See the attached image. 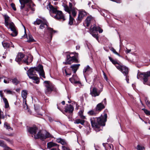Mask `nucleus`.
Returning <instances> with one entry per match:
<instances>
[{
  "instance_id": "f257e3e1",
  "label": "nucleus",
  "mask_w": 150,
  "mask_h": 150,
  "mask_svg": "<svg viewBox=\"0 0 150 150\" xmlns=\"http://www.w3.org/2000/svg\"><path fill=\"white\" fill-rule=\"evenodd\" d=\"M37 72L39 73L40 77L45 78L43 66L41 64L36 67H31L27 71V74L29 78L33 81L34 83L38 84L40 82V79L36 74Z\"/></svg>"
},
{
  "instance_id": "f03ea898",
  "label": "nucleus",
  "mask_w": 150,
  "mask_h": 150,
  "mask_svg": "<svg viewBox=\"0 0 150 150\" xmlns=\"http://www.w3.org/2000/svg\"><path fill=\"white\" fill-rule=\"evenodd\" d=\"M107 117V114L105 113L104 116L101 115L98 117L91 118L90 120L91 126L96 132H98L102 130L101 127L105 126Z\"/></svg>"
},
{
  "instance_id": "7ed1b4c3",
  "label": "nucleus",
  "mask_w": 150,
  "mask_h": 150,
  "mask_svg": "<svg viewBox=\"0 0 150 150\" xmlns=\"http://www.w3.org/2000/svg\"><path fill=\"white\" fill-rule=\"evenodd\" d=\"M38 130V128L35 126L29 127L28 129V132L33 135L35 139H40L42 140H44L45 139L51 136V135L50 133L46 132H42L41 131H40L36 134Z\"/></svg>"
},
{
  "instance_id": "20e7f679",
  "label": "nucleus",
  "mask_w": 150,
  "mask_h": 150,
  "mask_svg": "<svg viewBox=\"0 0 150 150\" xmlns=\"http://www.w3.org/2000/svg\"><path fill=\"white\" fill-rule=\"evenodd\" d=\"M21 4V11L23 15H27L28 12L30 8L33 11H34V8L31 7V6H35V5L33 3L31 0H19Z\"/></svg>"
},
{
  "instance_id": "39448f33",
  "label": "nucleus",
  "mask_w": 150,
  "mask_h": 150,
  "mask_svg": "<svg viewBox=\"0 0 150 150\" xmlns=\"http://www.w3.org/2000/svg\"><path fill=\"white\" fill-rule=\"evenodd\" d=\"M5 19V25L8 29H10L12 31V33L11 35L13 37L16 36L18 33L16 29L15 26L12 22H9V17L6 14L4 16Z\"/></svg>"
},
{
  "instance_id": "423d86ee",
  "label": "nucleus",
  "mask_w": 150,
  "mask_h": 150,
  "mask_svg": "<svg viewBox=\"0 0 150 150\" xmlns=\"http://www.w3.org/2000/svg\"><path fill=\"white\" fill-rule=\"evenodd\" d=\"M24 57L23 61L24 63L27 65H29V64L32 62L33 60V57L30 56H26L25 57V54L21 53H18L17 55L15 60L17 62H20L23 59Z\"/></svg>"
},
{
  "instance_id": "0eeeda50",
  "label": "nucleus",
  "mask_w": 150,
  "mask_h": 150,
  "mask_svg": "<svg viewBox=\"0 0 150 150\" xmlns=\"http://www.w3.org/2000/svg\"><path fill=\"white\" fill-rule=\"evenodd\" d=\"M150 76V71L145 73H142L139 74L137 76V78L138 79L142 78L143 80V83L146 84L148 81V78Z\"/></svg>"
},
{
  "instance_id": "6e6552de",
  "label": "nucleus",
  "mask_w": 150,
  "mask_h": 150,
  "mask_svg": "<svg viewBox=\"0 0 150 150\" xmlns=\"http://www.w3.org/2000/svg\"><path fill=\"white\" fill-rule=\"evenodd\" d=\"M117 68L125 76L128 75L129 70L128 68L126 67L121 65H116Z\"/></svg>"
},
{
  "instance_id": "1a4fd4ad",
  "label": "nucleus",
  "mask_w": 150,
  "mask_h": 150,
  "mask_svg": "<svg viewBox=\"0 0 150 150\" xmlns=\"http://www.w3.org/2000/svg\"><path fill=\"white\" fill-rule=\"evenodd\" d=\"M47 9L49 11L50 14L52 17H53V14H55L58 11L57 10V8L54 7L50 3L47 6Z\"/></svg>"
},
{
  "instance_id": "9d476101",
  "label": "nucleus",
  "mask_w": 150,
  "mask_h": 150,
  "mask_svg": "<svg viewBox=\"0 0 150 150\" xmlns=\"http://www.w3.org/2000/svg\"><path fill=\"white\" fill-rule=\"evenodd\" d=\"M45 93L46 95L50 94L53 91H57V90L51 85H45Z\"/></svg>"
},
{
  "instance_id": "9b49d317",
  "label": "nucleus",
  "mask_w": 150,
  "mask_h": 150,
  "mask_svg": "<svg viewBox=\"0 0 150 150\" xmlns=\"http://www.w3.org/2000/svg\"><path fill=\"white\" fill-rule=\"evenodd\" d=\"M55 15L53 16V17L57 20H62V21H64L65 19L64 16L63 15L62 12L60 11H58Z\"/></svg>"
},
{
  "instance_id": "f8f14e48",
  "label": "nucleus",
  "mask_w": 150,
  "mask_h": 150,
  "mask_svg": "<svg viewBox=\"0 0 150 150\" xmlns=\"http://www.w3.org/2000/svg\"><path fill=\"white\" fill-rule=\"evenodd\" d=\"M106 98H105L101 103L97 105L96 108V110L99 112L103 109H104L105 108L104 105H106Z\"/></svg>"
},
{
  "instance_id": "ddd939ff",
  "label": "nucleus",
  "mask_w": 150,
  "mask_h": 150,
  "mask_svg": "<svg viewBox=\"0 0 150 150\" xmlns=\"http://www.w3.org/2000/svg\"><path fill=\"white\" fill-rule=\"evenodd\" d=\"M86 15L87 13L85 10H82L79 11L78 16L77 19V23H80L83 19V17L86 16Z\"/></svg>"
},
{
  "instance_id": "4468645a",
  "label": "nucleus",
  "mask_w": 150,
  "mask_h": 150,
  "mask_svg": "<svg viewBox=\"0 0 150 150\" xmlns=\"http://www.w3.org/2000/svg\"><path fill=\"white\" fill-rule=\"evenodd\" d=\"M98 31L99 33H101L103 32V30L100 27H97L96 25L92 28L91 27L89 30L90 34L98 33Z\"/></svg>"
},
{
  "instance_id": "2eb2a0df",
  "label": "nucleus",
  "mask_w": 150,
  "mask_h": 150,
  "mask_svg": "<svg viewBox=\"0 0 150 150\" xmlns=\"http://www.w3.org/2000/svg\"><path fill=\"white\" fill-rule=\"evenodd\" d=\"M65 54L66 56V60L65 62H63V64H70L73 62L72 59L71 57L70 56V54L69 52H66Z\"/></svg>"
},
{
  "instance_id": "dca6fc26",
  "label": "nucleus",
  "mask_w": 150,
  "mask_h": 150,
  "mask_svg": "<svg viewBox=\"0 0 150 150\" xmlns=\"http://www.w3.org/2000/svg\"><path fill=\"white\" fill-rule=\"evenodd\" d=\"M47 35L48 38L50 40H52V35L54 34L57 33V31L53 30V29L51 28H48L47 29Z\"/></svg>"
},
{
  "instance_id": "f3484780",
  "label": "nucleus",
  "mask_w": 150,
  "mask_h": 150,
  "mask_svg": "<svg viewBox=\"0 0 150 150\" xmlns=\"http://www.w3.org/2000/svg\"><path fill=\"white\" fill-rule=\"evenodd\" d=\"M100 92L98 91L96 87H94L92 89L91 88H90V94L92 96L96 97L99 95Z\"/></svg>"
},
{
  "instance_id": "a211bd4d",
  "label": "nucleus",
  "mask_w": 150,
  "mask_h": 150,
  "mask_svg": "<svg viewBox=\"0 0 150 150\" xmlns=\"http://www.w3.org/2000/svg\"><path fill=\"white\" fill-rule=\"evenodd\" d=\"M2 44L5 48L6 49L10 47H14V45L11 42H7L6 41H4L2 42Z\"/></svg>"
},
{
  "instance_id": "6ab92c4d",
  "label": "nucleus",
  "mask_w": 150,
  "mask_h": 150,
  "mask_svg": "<svg viewBox=\"0 0 150 150\" xmlns=\"http://www.w3.org/2000/svg\"><path fill=\"white\" fill-rule=\"evenodd\" d=\"M92 72V69L89 65L85 67L83 70V74L84 76L88 75Z\"/></svg>"
},
{
  "instance_id": "aec40b11",
  "label": "nucleus",
  "mask_w": 150,
  "mask_h": 150,
  "mask_svg": "<svg viewBox=\"0 0 150 150\" xmlns=\"http://www.w3.org/2000/svg\"><path fill=\"white\" fill-rule=\"evenodd\" d=\"M74 110V108L73 106L71 105H67L65 109V112H69V113H72Z\"/></svg>"
},
{
  "instance_id": "412c9836",
  "label": "nucleus",
  "mask_w": 150,
  "mask_h": 150,
  "mask_svg": "<svg viewBox=\"0 0 150 150\" xmlns=\"http://www.w3.org/2000/svg\"><path fill=\"white\" fill-rule=\"evenodd\" d=\"M80 65L79 64H75L71 65L70 67V68L74 74H75L76 71L79 68Z\"/></svg>"
},
{
  "instance_id": "4be33fe9",
  "label": "nucleus",
  "mask_w": 150,
  "mask_h": 150,
  "mask_svg": "<svg viewBox=\"0 0 150 150\" xmlns=\"http://www.w3.org/2000/svg\"><path fill=\"white\" fill-rule=\"evenodd\" d=\"M64 10L67 12L68 13H70V10L73 8H74V7H72V5L71 3H69V6H68L67 5H65L64 6Z\"/></svg>"
},
{
  "instance_id": "5701e85b",
  "label": "nucleus",
  "mask_w": 150,
  "mask_h": 150,
  "mask_svg": "<svg viewBox=\"0 0 150 150\" xmlns=\"http://www.w3.org/2000/svg\"><path fill=\"white\" fill-rule=\"evenodd\" d=\"M74 123L76 124H80L84 126L85 121L83 119H76L74 121Z\"/></svg>"
},
{
  "instance_id": "b1692460",
  "label": "nucleus",
  "mask_w": 150,
  "mask_h": 150,
  "mask_svg": "<svg viewBox=\"0 0 150 150\" xmlns=\"http://www.w3.org/2000/svg\"><path fill=\"white\" fill-rule=\"evenodd\" d=\"M103 146L105 148L106 150H110L111 148V146H112L113 148V146L112 144H108L107 143H103Z\"/></svg>"
},
{
  "instance_id": "393cba45",
  "label": "nucleus",
  "mask_w": 150,
  "mask_h": 150,
  "mask_svg": "<svg viewBox=\"0 0 150 150\" xmlns=\"http://www.w3.org/2000/svg\"><path fill=\"white\" fill-rule=\"evenodd\" d=\"M21 96L23 99V100L25 102L26 100L27 96V92L26 90H23L21 92Z\"/></svg>"
},
{
  "instance_id": "a878e982",
  "label": "nucleus",
  "mask_w": 150,
  "mask_h": 150,
  "mask_svg": "<svg viewBox=\"0 0 150 150\" xmlns=\"http://www.w3.org/2000/svg\"><path fill=\"white\" fill-rule=\"evenodd\" d=\"M57 142L58 143L61 144L62 145H67V143L65 140L61 138L57 139Z\"/></svg>"
},
{
  "instance_id": "bb28decb",
  "label": "nucleus",
  "mask_w": 150,
  "mask_h": 150,
  "mask_svg": "<svg viewBox=\"0 0 150 150\" xmlns=\"http://www.w3.org/2000/svg\"><path fill=\"white\" fill-rule=\"evenodd\" d=\"M77 9L75 8H73L70 10V13H69V15H71V14L74 17H75L76 16L77 14Z\"/></svg>"
},
{
  "instance_id": "cd10ccee",
  "label": "nucleus",
  "mask_w": 150,
  "mask_h": 150,
  "mask_svg": "<svg viewBox=\"0 0 150 150\" xmlns=\"http://www.w3.org/2000/svg\"><path fill=\"white\" fill-rule=\"evenodd\" d=\"M11 80L12 83L16 85H17L20 83V80L18 79L16 77L11 79Z\"/></svg>"
},
{
  "instance_id": "c85d7f7f",
  "label": "nucleus",
  "mask_w": 150,
  "mask_h": 150,
  "mask_svg": "<svg viewBox=\"0 0 150 150\" xmlns=\"http://www.w3.org/2000/svg\"><path fill=\"white\" fill-rule=\"evenodd\" d=\"M58 145L57 144L52 142L47 143V147L50 149L54 146H58Z\"/></svg>"
},
{
  "instance_id": "c756f323",
  "label": "nucleus",
  "mask_w": 150,
  "mask_h": 150,
  "mask_svg": "<svg viewBox=\"0 0 150 150\" xmlns=\"http://www.w3.org/2000/svg\"><path fill=\"white\" fill-rule=\"evenodd\" d=\"M98 112H97V111L96 110H96H90L88 112V114L91 115H95L98 114Z\"/></svg>"
},
{
  "instance_id": "7c9ffc66",
  "label": "nucleus",
  "mask_w": 150,
  "mask_h": 150,
  "mask_svg": "<svg viewBox=\"0 0 150 150\" xmlns=\"http://www.w3.org/2000/svg\"><path fill=\"white\" fill-rule=\"evenodd\" d=\"M28 39L27 42H34L35 41L32 35L30 34L28 35Z\"/></svg>"
},
{
  "instance_id": "2f4dec72",
  "label": "nucleus",
  "mask_w": 150,
  "mask_h": 150,
  "mask_svg": "<svg viewBox=\"0 0 150 150\" xmlns=\"http://www.w3.org/2000/svg\"><path fill=\"white\" fill-rule=\"evenodd\" d=\"M91 18L90 17H88L85 20L86 23V26L88 27L90 24L91 23Z\"/></svg>"
},
{
  "instance_id": "473e14b6",
  "label": "nucleus",
  "mask_w": 150,
  "mask_h": 150,
  "mask_svg": "<svg viewBox=\"0 0 150 150\" xmlns=\"http://www.w3.org/2000/svg\"><path fill=\"white\" fill-rule=\"evenodd\" d=\"M43 21L39 18H37L35 21L33 23V24L35 25H39L42 23Z\"/></svg>"
},
{
  "instance_id": "72a5a7b5",
  "label": "nucleus",
  "mask_w": 150,
  "mask_h": 150,
  "mask_svg": "<svg viewBox=\"0 0 150 150\" xmlns=\"http://www.w3.org/2000/svg\"><path fill=\"white\" fill-rule=\"evenodd\" d=\"M110 61L112 63L115 65V64H117L118 65H120L117 62V61L116 60H114L111 57L109 56L108 57Z\"/></svg>"
},
{
  "instance_id": "f704fd0d",
  "label": "nucleus",
  "mask_w": 150,
  "mask_h": 150,
  "mask_svg": "<svg viewBox=\"0 0 150 150\" xmlns=\"http://www.w3.org/2000/svg\"><path fill=\"white\" fill-rule=\"evenodd\" d=\"M74 18L71 16V15H69V24L70 25H72L73 21L74 20Z\"/></svg>"
},
{
  "instance_id": "c9c22d12",
  "label": "nucleus",
  "mask_w": 150,
  "mask_h": 150,
  "mask_svg": "<svg viewBox=\"0 0 150 150\" xmlns=\"http://www.w3.org/2000/svg\"><path fill=\"white\" fill-rule=\"evenodd\" d=\"M83 112L82 110H80L78 112V114L80 117L83 119H86V117L85 116L83 115Z\"/></svg>"
},
{
  "instance_id": "e433bc0d",
  "label": "nucleus",
  "mask_w": 150,
  "mask_h": 150,
  "mask_svg": "<svg viewBox=\"0 0 150 150\" xmlns=\"http://www.w3.org/2000/svg\"><path fill=\"white\" fill-rule=\"evenodd\" d=\"M110 50H111L115 54L118 56L119 57H121V56L118 54V52H117L115 50L114 48L113 47H110Z\"/></svg>"
},
{
  "instance_id": "4c0bfd02",
  "label": "nucleus",
  "mask_w": 150,
  "mask_h": 150,
  "mask_svg": "<svg viewBox=\"0 0 150 150\" xmlns=\"http://www.w3.org/2000/svg\"><path fill=\"white\" fill-rule=\"evenodd\" d=\"M4 127L7 129L9 130H12L13 129L11 128L7 122H5L4 124Z\"/></svg>"
},
{
  "instance_id": "58836bf2",
  "label": "nucleus",
  "mask_w": 150,
  "mask_h": 150,
  "mask_svg": "<svg viewBox=\"0 0 150 150\" xmlns=\"http://www.w3.org/2000/svg\"><path fill=\"white\" fill-rule=\"evenodd\" d=\"M144 100L146 104L150 109V101L148 100V98L146 97L145 98Z\"/></svg>"
},
{
  "instance_id": "ea45409f",
  "label": "nucleus",
  "mask_w": 150,
  "mask_h": 150,
  "mask_svg": "<svg viewBox=\"0 0 150 150\" xmlns=\"http://www.w3.org/2000/svg\"><path fill=\"white\" fill-rule=\"evenodd\" d=\"M76 77L75 75H73L72 76V77L69 78V80L71 82V83H74L75 81V77Z\"/></svg>"
},
{
  "instance_id": "a19ab883",
  "label": "nucleus",
  "mask_w": 150,
  "mask_h": 150,
  "mask_svg": "<svg viewBox=\"0 0 150 150\" xmlns=\"http://www.w3.org/2000/svg\"><path fill=\"white\" fill-rule=\"evenodd\" d=\"M23 101V108L25 110H27L28 109V106L26 103V100H25V102L24 100Z\"/></svg>"
},
{
  "instance_id": "79ce46f5",
  "label": "nucleus",
  "mask_w": 150,
  "mask_h": 150,
  "mask_svg": "<svg viewBox=\"0 0 150 150\" xmlns=\"http://www.w3.org/2000/svg\"><path fill=\"white\" fill-rule=\"evenodd\" d=\"M107 12L106 11L103 10L100 12V13L102 16L105 17L107 15Z\"/></svg>"
},
{
  "instance_id": "37998d69",
  "label": "nucleus",
  "mask_w": 150,
  "mask_h": 150,
  "mask_svg": "<svg viewBox=\"0 0 150 150\" xmlns=\"http://www.w3.org/2000/svg\"><path fill=\"white\" fill-rule=\"evenodd\" d=\"M91 34L92 35L93 37L95 38L97 40H98L99 38L98 36V33H91Z\"/></svg>"
},
{
  "instance_id": "c03bdc74",
  "label": "nucleus",
  "mask_w": 150,
  "mask_h": 150,
  "mask_svg": "<svg viewBox=\"0 0 150 150\" xmlns=\"http://www.w3.org/2000/svg\"><path fill=\"white\" fill-rule=\"evenodd\" d=\"M11 81V79L9 78H6V79H4V82L5 83H8L10 81Z\"/></svg>"
},
{
  "instance_id": "a18cd8bd",
  "label": "nucleus",
  "mask_w": 150,
  "mask_h": 150,
  "mask_svg": "<svg viewBox=\"0 0 150 150\" xmlns=\"http://www.w3.org/2000/svg\"><path fill=\"white\" fill-rule=\"evenodd\" d=\"M71 57L73 62H74L76 63L79 62L78 60L76 58L75 56Z\"/></svg>"
},
{
  "instance_id": "49530a36",
  "label": "nucleus",
  "mask_w": 150,
  "mask_h": 150,
  "mask_svg": "<svg viewBox=\"0 0 150 150\" xmlns=\"http://www.w3.org/2000/svg\"><path fill=\"white\" fill-rule=\"evenodd\" d=\"M4 118L5 116L4 115L3 112L0 110V119H4Z\"/></svg>"
},
{
  "instance_id": "de8ad7c7",
  "label": "nucleus",
  "mask_w": 150,
  "mask_h": 150,
  "mask_svg": "<svg viewBox=\"0 0 150 150\" xmlns=\"http://www.w3.org/2000/svg\"><path fill=\"white\" fill-rule=\"evenodd\" d=\"M4 92H5L7 94H12L13 93L12 91L10 90L5 89L4 91Z\"/></svg>"
},
{
  "instance_id": "09e8293b",
  "label": "nucleus",
  "mask_w": 150,
  "mask_h": 150,
  "mask_svg": "<svg viewBox=\"0 0 150 150\" xmlns=\"http://www.w3.org/2000/svg\"><path fill=\"white\" fill-rule=\"evenodd\" d=\"M0 146L5 147L6 146V145L4 144V142L1 140H0Z\"/></svg>"
},
{
  "instance_id": "8fccbe9b",
  "label": "nucleus",
  "mask_w": 150,
  "mask_h": 150,
  "mask_svg": "<svg viewBox=\"0 0 150 150\" xmlns=\"http://www.w3.org/2000/svg\"><path fill=\"white\" fill-rule=\"evenodd\" d=\"M46 25V23L43 22L40 24V28L41 29H43L45 28V25Z\"/></svg>"
},
{
  "instance_id": "3c124183",
  "label": "nucleus",
  "mask_w": 150,
  "mask_h": 150,
  "mask_svg": "<svg viewBox=\"0 0 150 150\" xmlns=\"http://www.w3.org/2000/svg\"><path fill=\"white\" fill-rule=\"evenodd\" d=\"M1 139H4L6 140L8 142L11 143L12 141L11 140H10L9 139L7 138L6 137H2L1 138Z\"/></svg>"
},
{
  "instance_id": "603ef678",
  "label": "nucleus",
  "mask_w": 150,
  "mask_h": 150,
  "mask_svg": "<svg viewBox=\"0 0 150 150\" xmlns=\"http://www.w3.org/2000/svg\"><path fill=\"white\" fill-rule=\"evenodd\" d=\"M144 148L142 147L141 145H138L137 146V149L138 150H143Z\"/></svg>"
},
{
  "instance_id": "864d4df0",
  "label": "nucleus",
  "mask_w": 150,
  "mask_h": 150,
  "mask_svg": "<svg viewBox=\"0 0 150 150\" xmlns=\"http://www.w3.org/2000/svg\"><path fill=\"white\" fill-rule=\"evenodd\" d=\"M63 150H70L69 148L66 145H64L62 146Z\"/></svg>"
},
{
  "instance_id": "5fc2aeb1",
  "label": "nucleus",
  "mask_w": 150,
  "mask_h": 150,
  "mask_svg": "<svg viewBox=\"0 0 150 150\" xmlns=\"http://www.w3.org/2000/svg\"><path fill=\"white\" fill-rule=\"evenodd\" d=\"M11 6L14 11H16V9L15 7V5L14 3H12L11 4Z\"/></svg>"
},
{
  "instance_id": "6e6d98bb",
  "label": "nucleus",
  "mask_w": 150,
  "mask_h": 150,
  "mask_svg": "<svg viewBox=\"0 0 150 150\" xmlns=\"http://www.w3.org/2000/svg\"><path fill=\"white\" fill-rule=\"evenodd\" d=\"M144 113L147 115H150V111L146 109L144 112Z\"/></svg>"
},
{
  "instance_id": "4d7b16f0",
  "label": "nucleus",
  "mask_w": 150,
  "mask_h": 150,
  "mask_svg": "<svg viewBox=\"0 0 150 150\" xmlns=\"http://www.w3.org/2000/svg\"><path fill=\"white\" fill-rule=\"evenodd\" d=\"M85 124L86 125V127H87L88 128H89V129L90 128V125L87 122H86L85 121ZM84 126L86 127L85 125Z\"/></svg>"
},
{
  "instance_id": "13d9d810",
  "label": "nucleus",
  "mask_w": 150,
  "mask_h": 150,
  "mask_svg": "<svg viewBox=\"0 0 150 150\" xmlns=\"http://www.w3.org/2000/svg\"><path fill=\"white\" fill-rule=\"evenodd\" d=\"M112 1L117 3H120L122 2V0H112Z\"/></svg>"
},
{
  "instance_id": "bf43d9fd",
  "label": "nucleus",
  "mask_w": 150,
  "mask_h": 150,
  "mask_svg": "<svg viewBox=\"0 0 150 150\" xmlns=\"http://www.w3.org/2000/svg\"><path fill=\"white\" fill-rule=\"evenodd\" d=\"M5 103V108H8L9 107V105L8 102Z\"/></svg>"
},
{
  "instance_id": "052dcab7",
  "label": "nucleus",
  "mask_w": 150,
  "mask_h": 150,
  "mask_svg": "<svg viewBox=\"0 0 150 150\" xmlns=\"http://www.w3.org/2000/svg\"><path fill=\"white\" fill-rule=\"evenodd\" d=\"M0 96L2 98H4L3 93L2 91H0Z\"/></svg>"
},
{
  "instance_id": "680f3d73",
  "label": "nucleus",
  "mask_w": 150,
  "mask_h": 150,
  "mask_svg": "<svg viewBox=\"0 0 150 150\" xmlns=\"http://www.w3.org/2000/svg\"><path fill=\"white\" fill-rule=\"evenodd\" d=\"M125 76H126V80L127 83H129V76L128 75Z\"/></svg>"
},
{
  "instance_id": "e2e57ef3",
  "label": "nucleus",
  "mask_w": 150,
  "mask_h": 150,
  "mask_svg": "<svg viewBox=\"0 0 150 150\" xmlns=\"http://www.w3.org/2000/svg\"><path fill=\"white\" fill-rule=\"evenodd\" d=\"M2 99H3L4 103L6 102L7 103V102H8L6 98L5 97L2 98Z\"/></svg>"
},
{
  "instance_id": "0e129e2a",
  "label": "nucleus",
  "mask_w": 150,
  "mask_h": 150,
  "mask_svg": "<svg viewBox=\"0 0 150 150\" xmlns=\"http://www.w3.org/2000/svg\"><path fill=\"white\" fill-rule=\"evenodd\" d=\"M44 83H45V85H50L49 84V81H45Z\"/></svg>"
},
{
  "instance_id": "69168bd1",
  "label": "nucleus",
  "mask_w": 150,
  "mask_h": 150,
  "mask_svg": "<svg viewBox=\"0 0 150 150\" xmlns=\"http://www.w3.org/2000/svg\"><path fill=\"white\" fill-rule=\"evenodd\" d=\"M5 147H6V150H13L10 147L7 146H6Z\"/></svg>"
},
{
  "instance_id": "338daca9",
  "label": "nucleus",
  "mask_w": 150,
  "mask_h": 150,
  "mask_svg": "<svg viewBox=\"0 0 150 150\" xmlns=\"http://www.w3.org/2000/svg\"><path fill=\"white\" fill-rule=\"evenodd\" d=\"M74 83H79L81 84V82L79 81H75Z\"/></svg>"
},
{
  "instance_id": "774afa93",
  "label": "nucleus",
  "mask_w": 150,
  "mask_h": 150,
  "mask_svg": "<svg viewBox=\"0 0 150 150\" xmlns=\"http://www.w3.org/2000/svg\"><path fill=\"white\" fill-rule=\"evenodd\" d=\"M126 49L127 50H126V52L127 53H129L131 51L130 50L128 49L127 48H126Z\"/></svg>"
}]
</instances>
